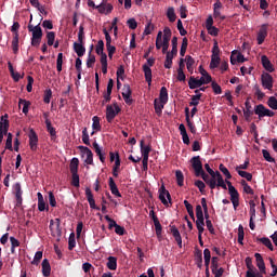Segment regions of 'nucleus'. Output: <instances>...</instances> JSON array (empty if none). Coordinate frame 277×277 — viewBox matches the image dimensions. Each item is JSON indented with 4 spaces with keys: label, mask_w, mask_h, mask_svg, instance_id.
<instances>
[{
    "label": "nucleus",
    "mask_w": 277,
    "mask_h": 277,
    "mask_svg": "<svg viewBox=\"0 0 277 277\" xmlns=\"http://www.w3.org/2000/svg\"><path fill=\"white\" fill-rule=\"evenodd\" d=\"M34 21V15H30V21L28 24V31L32 32L31 37V47H40V42H42V27H40V24L37 26H34L31 22Z\"/></svg>",
    "instance_id": "obj_1"
},
{
    "label": "nucleus",
    "mask_w": 277,
    "mask_h": 277,
    "mask_svg": "<svg viewBox=\"0 0 277 277\" xmlns=\"http://www.w3.org/2000/svg\"><path fill=\"white\" fill-rule=\"evenodd\" d=\"M122 111L120 106H118V103H114L113 105H107L106 106V120L107 122L111 123L114 122V118L118 116Z\"/></svg>",
    "instance_id": "obj_2"
},
{
    "label": "nucleus",
    "mask_w": 277,
    "mask_h": 277,
    "mask_svg": "<svg viewBox=\"0 0 277 277\" xmlns=\"http://www.w3.org/2000/svg\"><path fill=\"white\" fill-rule=\"evenodd\" d=\"M150 66H155V58H147V64L143 65L145 81L148 83V85H151L153 83V69H150Z\"/></svg>",
    "instance_id": "obj_3"
},
{
    "label": "nucleus",
    "mask_w": 277,
    "mask_h": 277,
    "mask_svg": "<svg viewBox=\"0 0 277 277\" xmlns=\"http://www.w3.org/2000/svg\"><path fill=\"white\" fill-rule=\"evenodd\" d=\"M205 168L208 174H210V176H216L217 187H222V189H228V187L226 186V183H224V177L222 176V173H220V171H213V169H211L209 163H206Z\"/></svg>",
    "instance_id": "obj_4"
},
{
    "label": "nucleus",
    "mask_w": 277,
    "mask_h": 277,
    "mask_svg": "<svg viewBox=\"0 0 277 277\" xmlns=\"http://www.w3.org/2000/svg\"><path fill=\"white\" fill-rule=\"evenodd\" d=\"M245 263L247 265V272H246V277H263L259 271H256V267L252 264V259L251 258H246Z\"/></svg>",
    "instance_id": "obj_5"
},
{
    "label": "nucleus",
    "mask_w": 277,
    "mask_h": 277,
    "mask_svg": "<svg viewBox=\"0 0 277 277\" xmlns=\"http://www.w3.org/2000/svg\"><path fill=\"white\" fill-rule=\"evenodd\" d=\"M199 176L207 183L210 187V189H215L217 187V175H211L207 174L205 172V169L199 173Z\"/></svg>",
    "instance_id": "obj_6"
},
{
    "label": "nucleus",
    "mask_w": 277,
    "mask_h": 277,
    "mask_svg": "<svg viewBox=\"0 0 277 277\" xmlns=\"http://www.w3.org/2000/svg\"><path fill=\"white\" fill-rule=\"evenodd\" d=\"M172 38V30L170 27H166L163 29V36H162V53H168V49H170V39Z\"/></svg>",
    "instance_id": "obj_7"
},
{
    "label": "nucleus",
    "mask_w": 277,
    "mask_h": 277,
    "mask_svg": "<svg viewBox=\"0 0 277 277\" xmlns=\"http://www.w3.org/2000/svg\"><path fill=\"white\" fill-rule=\"evenodd\" d=\"M78 148L82 157H85L84 163H87V166H92V163H94V154L92 153V150L83 145H80Z\"/></svg>",
    "instance_id": "obj_8"
},
{
    "label": "nucleus",
    "mask_w": 277,
    "mask_h": 277,
    "mask_svg": "<svg viewBox=\"0 0 277 277\" xmlns=\"http://www.w3.org/2000/svg\"><path fill=\"white\" fill-rule=\"evenodd\" d=\"M261 81L264 90H272L274 88V77L268 72L262 74Z\"/></svg>",
    "instance_id": "obj_9"
},
{
    "label": "nucleus",
    "mask_w": 277,
    "mask_h": 277,
    "mask_svg": "<svg viewBox=\"0 0 277 277\" xmlns=\"http://www.w3.org/2000/svg\"><path fill=\"white\" fill-rule=\"evenodd\" d=\"M159 200L164 207H168V200L169 202H172V196H170V192L166 189L164 185L159 188Z\"/></svg>",
    "instance_id": "obj_10"
},
{
    "label": "nucleus",
    "mask_w": 277,
    "mask_h": 277,
    "mask_svg": "<svg viewBox=\"0 0 277 277\" xmlns=\"http://www.w3.org/2000/svg\"><path fill=\"white\" fill-rule=\"evenodd\" d=\"M192 168L195 170V176H200V172H202V161L200 160V156H194L190 159Z\"/></svg>",
    "instance_id": "obj_11"
},
{
    "label": "nucleus",
    "mask_w": 277,
    "mask_h": 277,
    "mask_svg": "<svg viewBox=\"0 0 277 277\" xmlns=\"http://www.w3.org/2000/svg\"><path fill=\"white\" fill-rule=\"evenodd\" d=\"M269 27V24H263L259 31H258V37H256V41L258 44H263L265 42V38H267V29Z\"/></svg>",
    "instance_id": "obj_12"
},
{
    "label": "nucleus",
    "mask_w": 277,
    "mask_h": 277,
    "mask_svg": "<svg viewBox=\"0 0 277 277\" xmlns=\"http://www.w3.org/2000/svg\"><path fill=\"white\" fill-rule=\"evenodd\" d=\"M28 137L30 150H32V153H36V150H38V134L36 133V131H34V129L29 131Z\"/></svg>",
    "instance_id": "obj_13"
},
{
    "label": "nucleus",
    "mask_w": 277,
    "mask_h": 277,
    "mask_svg": "<svg viewBox=\"0 0 277 277\" xmlns=\"http://www.w3.org/2000/svg\"><path fill=\"white\" fill-rule=\"evenodd\" d=\"M13 189L15 192V200H16L15 207H22L23 206V188H21V183H16L13 186Z\"/></svg>",
    "instance_id": "obj_14"
},
{
    "label": "nucleus",
    "mask_w": 277,
    "mask_h": 277,
    "mask_svg": "<svg viewBox=\"0 0 277 277\" xmlns=\"http://www.w3.org/2000/svg\"><path fill=\"white\" fill-rule=\"evenodd\" d=\"M205 85V77H201L199 80L192 76L188 80V88L190 90H196L197 88H202Z\"/></svg>",
    "instance_id": "obj_15"
},
{
    "label": "nucleus",
    "mask_w": 277,
    "mask_h": 277,
    "mask_svg": "<svg viewBox=\"0 0 277 277\" xmlns=\"http://www.w3.org/2000/svg\"><path fill=\"white\" fill-rule=\"evenodd\" d=\"M85 196L90 208L95 209L96 211H101V208L96 206V200H94V195L92 194V189H90V187L85 188Z\"/></svg>",
    "instance_id": "obj_16"
},
{
    "label": "nucleus",
    "mask_w": 277,
    "mask_h": 277,
    "mask_svg": "<svg viewBox=\"0 0 277 277\" xmlns=\"http://www.w3.org/2000/svg\"><path fill=\"white\" fill-rule=\"evenodd\" d=\"M245 107L246 109H243V117L246 122H250L252 119V116H254V111H252V105H250V100H247L245 102Z\"/></svg>",
    "instance_id": "obj_17"
},
{
    "label": "nucleus",
    "mask_w": 277,
    "mask_h": 277,
    "mask_svg": "<svg viewBox=\"0 0 277 277\" xmlns=\"http://www.w3.org/2000/svg\"><path fill=\"white\" fill-rule=\"evenodd\" d=\"M220 10H222V2L220 0H217L213 4V16H214V18H220V21H226V16L222 15Z\"/></svg>",
    "instance_id": "obj_18"
},
{
    "label": "nucleus",
    "mask_w": 277,
    "mask_h": 277,
    "mask_svg": "<svg viewBox=\"0 0 277 277\" xmlns=\"http://www.w3.org/2000/svg\"><path fill=\"white\" fill-rule=\"evenodd\" d=\"M171 234L173 235L177 246L180 248H183V238L181 237V232H179V228L174 225H170Z\"/></svg>",
    "instance_id": "obj_19"
},
{
    "label": "nucleus",
    "mask_w": 277,
    "mask_h": 277,
    "mask_svg": "<svg viewBox=\"0 0 277 277\" xmlns=\"http://www.w3.org/2000/svg\"><path fill=\"white\" fill-rule=\"evenodd\" d=\"M254 256L256 260V267L260 269L259 274L263 276V274H266L265 261L263 260V255H261V253H255Z\"/></svg>",
    "instance_id": "obj_20"
},
{
    "label": "nucleus",
    "mask_w": 277,
    "mask_h": 277,
    "mask_svg": "<svg viewBox=\"0 0 277 277\" xmlns=\"http://www.w3.org/2000/svg\"><path fill=\"white\" fill-rule=\"evenodd\" d=\"M262 66L267 72H274L276 70L274 68V65L272 64V61L266 55H262L261 57Z\"/></svg>",
    "instance_id": "obj_21"
},
{
    "label": "nucleus",
    "mask_w": 277,
    "mask_h": 277,
    "mask_svg": "<svg viewBox=\"0 0 277 277\" xmlns=\"http://www.w3.org/2000/svg\"><path fill=\"white\" fill-rule=\"evenodd\" d=\"M108 185L113 196H116L117 198H122V194H120V190L118 189V185H116L114 177H109Z\"/></svg>",
    "instance_id": "obj_22"
},
{
    "label": "nucleus",
    "mask_w": 277,
    "mask_h": 277,
    "mask_svg": "<svg viewBox=\"0 0 277 277\" xmlns=\"http://www.w3.org/2000/svg\"><path fill=\"white\" fill-rule=\"evenodd\" d=\"M45 127H47V131L50 134L52 142H55V140H57V131L55 130L53 124H51V120H49V119L45 120Z\"/></svg>",
    "instance_id": "obj_23"
},
{
    "label": "nucleus",
    "mask_w": 277,
    "mask_h": 277,
    "mask_svg": "<svg viewBox=\"0 0 277 277\" xmlns=\"http://www.w3.org/2000/svg\"><path fill=\"white\" fill-rule=\"evenodd\" d=\"M10 129V120H4V122H0V144L3 142V135H8V131Z\"/></svg>",
    "instance_id": "obj_24"
},
{
    "label": "nucleus",
    "mask_w": 277,
    "mask_h": 277,
    "mask_svg": "<svg viewBox=\"0 0 277 277\" xmlns=\"http://www.w3.org/2000/svg\"><path fill=\"white\" fill-rule=\"evenodd\" d=\"M180 134L182 135V141L184 144L189 146V135L187 134V129L185 128V124L181 123L179 126Z\"/></svg>",
    "instance_id": "obj_25"
},
{
    "label": "nucleus",
    "mask_w": 277,
    "mask_h": 277,
    "mask_svg": "<svg viewBox=\"0 0 277 277\" xmlns=\"http://www.w3.org/2000/svg\"><path fill=\"white\" fill-rule=\"evenodd\" d=\"M74 51L78 57H83L85 55V47L81 42H74Z\"/></svg>",
    "instance_id": "obj_26"
},
{
    "label": "nucleus",
    "mask_w": 277,
    "mask_h": 277,
    "mask_svg": "<svg viewBox=\"0 0 277 277\" xmlns=\"http://www.w3.org/2000/svg\"><path fill=\"white\" fill-rule=\"evenodd\" d=\"M267 108L263 104H259L254 107V115L259 116V119L265 118Z\"/></svg>",
    "instance_id": "obj_27"
},
{
    "label": "nucleus",
    "mask_w": 277,
    "mask_h": 277,
    "mask_svg": "<svg viewBox=\"0 0 277 277\" xmlns=\"http://www.w3.org/2000/svg\"><path fill=\"white\" fill-rule=\"evenodd\" d=\"M106 267H108V269H110L111 272L118 269V258L108 256Z\"/></svg>",
    "instance_id": "obj_28"
},
{
    "label": "nucleus",
    "mask_w": 277,
    "mask_h": 277,
    "mask_svg": "<svg viewBox=\"0 0 277 277\" xmlns=\"http://www.w3.org/2000/svg\"><path fill=\"white\" fill-rule=\"evenodd\" d=\"M42 267V275L44 277L51 276V264L49 263L48 259H44L41 264Z\"/></svg>",
    "instance_id": "obj_29"
},
{
    "label": "nucleus",
    "mask_w": 277,
    "mask_h": 277,
    "mask_svg": "<svg viewBox=\"0 0 277 277\" xmlns=\"http://www.w3.org/2000/svg\"><path fill=\"white\" fill-rule=\"evenodd\" d=\"M93 148L95 154L97 155V157L100 158V161L102 163H105V153H103V149L101 148V146L98 145V143L94 142L93 143Z\"/></svg>",
    "instance_id": "obj_30"
},
{
    "label": "nucleus",
    "mask_w": 277,
    "mask_h": 277,
    "mask_svg": "<svg viewBox=\"0 0 277 277\" xmlns=\"http://www.w3.org/2000/svg\"><path fill=\"white\" fill-rule=\"evenodd\" d=\"M167 103L161 102L160 100L156 98L154 101V107L157 116H161L163 113V107L166 106Z\"/></svg>",
    "instance_id": "obj_31"
},
{
    "label": "nucleus",
    "mask_w": 277,
    "mask_h": 277,
    "mask_svg": "<svg viewBox=\"0 0 277 277\" xmlns=\"http://www.w3.org/2000/svg\"><path fill=\"white\" fill-rule=\"evenodd\" d=\"M166 55V61H164V68H172V60H174V57H176V54H172L170 52L167 51V53H164Z\"/></svg>",
    "instance_id": "obj_32"
},
{
    "label": "nucleus",
    "mask_w": 277,
    "mask_h": 277,
    "mask_svg": "<svg viewBox=\"0 0 277 277\" xmlns=\"http://www.w3.org/2000/svg\"><path fill=\"white\" fill-rule=\"evenodd\" d=\"M120 170V154L116 153L115 166L113 168V176L118 179V171Z\"/></svg>",
    "instance_id": "obj_33"
},
{
    "label": "nucleus",
    "mask_w": 277,
    "mask_h": 277,
    "mask_svg": "<svg viewBox=\"0 0 277 277\" xmlns=\"http://www.w3.org/2000/svg\"><path fill=\"white\" fill-rule=\"evenodd\" d=\"M194 64H196V61L190 55L186 56V68L190 75H194Z\"/></svg>",
    "instance_id": "obj_34"
},
{
    "label": "nucleus",
    "mask_w": 277,
    "mask_h": 277,
    "mask_svg": "<svg viewBox=\"0 0 277 277\" xmlns=\"http://www.w3.org/2000/svg\"><path fill=\"white\" fill-rule=\"evenodd\" d=\"M70 173H78L79 172V158H72L69 164Z\"/></svg>",
    "instance_id": "obj_35"
},
{
    "label": "nucleus",
    "mask_w": 277,
    "mask_h": 277,
    "mask_svg": "<svg viewBox=\"0 0 277 277\" xmlns=\"http://www.w3.org/2000/svg\"><path fill=\"white\" fill-rule=\"evenodd\" d=\"M37 198H38V210L44 211L47 209V202H44V197L42 196V193H38Z\"/></svg>",
    "instance_id": "obj_36"
},
{
    "label": "nucleus",
    "mask_w": 277,
    "mask_h": 277,
    "mask_svg": "<svg viewBox=\"0 0 277 277\" xmlns=\"http://www.w3.org/2000/svg\"><path fill=\"white\" fill-rule=\"evenodd\" d=\"M89 8H94L95 10H98L100 14H105V3H101L100 5H96L94 1L88 0Z\"/></svg>",
    "instance_id": "obj_37"
},
{
    "label": "nucleus",
    "mask_w": 277,
    "mask_h": 277,
    "mask_svg": "<svg viewBox=\"0 0 277 277\" xmlns=\"http://www.w3.org/2000/svg\"><path fill=\"white\" fill-rule=\"evenodd\" d=\"M196 222H205V212H202V206H196Z\"/></svg>",
    "instance_id": "obj_38"
},
{
    "label": "nucleus",
    "mask_w": 277,
    "mask_h": 277,
    "mask_svg": "<svg viewBox=\"0 0 277 277\" xmlns=\"http://www.w3.org/2000/svg\"><path fill=\"white\" fill-rule=\"evenodd\" d=\"M200 98H202V93L193 95L192 101L189 102V106L190 107H198V105H200Z\"/></svg>",
    "instance_id": "obj_39"
},
{
    "label": "nucleus",
    "mask_w": 277,
    "mask_h": 277,
    "mask_svg": "<svg viewBox=\"0 0 277 277\" xmlns=\"http://www.w3.org/2000/svg\"><path fill=\"white\" fill-rule=\"evenodd\" d=\"M195 262L199 269H202V251L197 250L195 252Z\"/></svg>",
    "instance_id": "obj_40"
},
{
    "label": "nucleus",
    "mask_w": 277,
    "mask_h": 277,
    "mask_svg": "<svg viewBox=\"0 0 277 277\" xmlns=\"http://www.w3.org/2000/svg\"><path fill=\"white\" fill-rule=\"evenodd\" d=\"M188 44H189V41L187 40L186 37H184L182 40V45H181V50H180L181 57H185V53H187Z\"/></svg>",
    "instance_id": "obj_41"
},
{
    "label": "nucleus",
    "mask_w": 277,
    "mask_h": 277,
    "mask_svg": "<svg viewBox=\"0 0 277 277\" xmlns=\"http://www.w3.org/2000/svg\"><path fill=\"white\" fill-rule=\"evenodd\" d=\"M175 179H176V183H177L179 187H183L184 181H185V176L183 175V171L177 170L175 172Z\"/></svg>",
    "instance_id": "obj_42"
},
{
    "label": "nucleus",
    "mask_w": 277,
    "mask_h": 277,
    "mask_svg": "<svg viewBox=\"0 0 277 277\" xmlns=\"http://www.w3.org/2000/svg\"><path fill=\"white\" fill-rule=\"evenodd\" d=\"M219 170H220V172H222L224 174V176L227 181H230V179H233L230 171H228V169L223 163H221L219 166Z\"/></svg>",
    "instance_id": "obj_43"
},
{
    "label": "nucleus",
    "mask_w": 277,
    "mask_h": 277,
    "mask_svg": "<svg viewBox=\"0 0 277 277\" xmlns=\"http://www.w3.org/2000/svg\"><path fill=\"white\" fill-rule=\"evenodd\" d=\"M159 101L161 103H168V89L166 87L160 89Z\"/></svg>",
    "instance_id": "obj_44"
},
{
    "label": "nucleus",
    "mask_w": 277,
    "mask_h": 277,
    "mask_svg": "<svg viewBox=\"0 0 277 277\" xmlns=\"http://www.w3.org/2000/svg\"><path fill=\"white\" fill-rule=\"evenodd\" d=\"M12 51L14 53V55L18 54V34H15L13 36V40H12Z\"/></svg>",
    "instance_id": "obj_45"
},
{
    "label": "nucleus",
    "mask_w": 277,
    "mask_h": 277,
    "mask_svg": "<svg viewBox=\"0 0 277 277\" xmlns=\"http://www.w3.org/2000/svg\"><path fill=\"white\" fill-rule=\"evenodd\" d=\"M230 201H232V205H233L235 211H237V208L239 207V193L232 194Z\"/></svg>",
    "instance_id": "obj_46"
},
{
    "label": "nucleus",
    "mask_w": 277,
    "mask_h": 277,
    "mask_svg": "<svg viewBox=\"0 0 277 277\" xmlns=\"http://www.w3.org/2000/svg\"><path fill=\"white\" fill-rule=\"evenodd\" d=\"M93 123H92V129L93 131H101L102 127H101V118L98 116H94L92 118Z\"/></svg>",
    "instance_id": "obj_47"
},
{
    "label": "nucleus",
    "mask_w": 277,
    "mask_h": 277,
    "mask_svg": "<svg viewBox=\"0 0 277 277\" xmlns=\"http://www.w3.org/2000/svg\"><path fill=\"white\" fill-rule=\"evenodd\" d=\"M141 153L143 155V159H148V155H150V147H144V141H141Z\"/></svg>",
    "instance_id": "obj_48"
},
{
    "label": "nucleus",
    "mask_w": 277,
    "mask_h": 277,
    "mask_svg": "<svg viewBox=\"0 0 277 277\" xmlns=\"http://www.w3.org/2000/svg\"><path fill=\"white\" fill-rule=\"evenodd\" d=\"M154 226H155L157 237H161V233L163 230V227L161 226V223L159 222V219H154Z\"/></svg>",
    "instance_id": "obj_49"
},
{
    "label": "nucleus",
    "mask_w": 277,
    "mask_h": 277,
    "mask_svg": "<svg viewBox=\"0 0 277 277\" xmlns=\"http://www.w3.org/2000/svg\"><path fill=\"white\" fill-rule=\"evenodd\" d=\"M105 42L103 40H100L96 44V48H95V53L97 55H103L105 54Z\"/></svg>",
    "instance_id": "obj_50"
},
{
    "label": "nucleus",
    "mask_w": 277,
    "mask_h": 277,
    "mask_svg": "<svg viewBox=\"0 0 277 277\" xmlns=\"http://www.w3.org/2000/svg\"><path fill=\"white\" fill-rule=\"evenodd\" d=\"M167 17L169 18L170 23H174V21H176V13L174 12V6H171L167 10Z\"/></svg>",
    "instance_id": "obj_51"
},
{
    "label": "nucleus",
    "mask_w": 277,
    "mask_h": 277,
    "mask_svg": "<svg viewBox=\"0 0 277 277\" xmlns=\"http://www.w3.org/2000/svg\"><path fill=\"white\" fill-rule=\"evenodd\" d=\"M95 63H96V56L92 54V52H89V56L87 58V68H92Z\"/></svg>",
    "instance_id": "obj_52"
},
{
    "label": "nucleus",
    "mask_w": 277,
    "mask_h": 277,
    "mask_svg": "<svg viewBox=\"0 0 277 277\" xmlns=\"http://www.w3.org/2000/svg\"><path fill=\"white\" fill-rule=\"evenodd\" d=\"M48 47H53L55 44V32L48 31L47 32Z\"/></svg>",
    "instance_id": "obj_53"
},
{
    "label": "nucleus",
    "mask_w": 277,
    "mask_h": 277,
    "mask_svg": "<svg viewBox=\"0 0 277 277\" xmlns=\"http://www.w3.org/2000/svg\"><path fill=\"white\" fill-rule=\"evenodd\" d=\"M76 246H77V240L75 239V233H71L68 239V250H75Z\"/></svg>",
    "instance_id": "obj_54"
},
{
    "label": "nucleus",
    "mask_w": 277,
    "mask_h": 277,
    "mask_svg": "<svg viewBox=\"0 0 277 277\" xmlns=\"http://www.w3.org/2000/svg\"><path fill=\"white\" fill-rule=\"evenodd\" d=\"M19 105H23V114H29V105H31L29 101L21 98Z\"/></svg>",
    "instance_id": "obj_55"
},
{
    "label": "nucleus",
    "mask_w": 277,
    "mask_h": 277,
    "mask_svg": "<svg viewBox=\"0 0 277 277\" xmlns=\"http://www.w3.org/2000/svg\"><path fill=\"white\" fill-rule=\"evenodd\" d=\"M258 241H261V243L268 248V250L274 251V245H272V240H269V238H260Z\"/></svg>",
    "instance_id": "obj_56"
},
{
    "label": "nucleus",
    "mask_w": 277,
    "mask_h": 277,
    "mask_svg": "<svg viewBox=\"0 0 277 277\" xmlns=\"http://www.w3.org/2000/svg\"><path fill=\"white\" fill-rule=\"evenodd\" d=\"M243 237H246V233L243 232V225L238 226V243L243 246Z\"/></svg>",
    "instance_id": "obj_57"
},
{
    "label": "nucleus",
    "mask_w": 277,
    "mask_h": 277,
    "mask_svg": "<svg viewBox=\"0 0 277 277\" xmlns=\"http://www.w3.org/2000/svg\"><path fill=\"white\" fill-rule=\"evenodd\" d=\"M53 96V91L51 89H47L44 91V95H43V102L49 105V103H51V98Z\"/></svg>",
    "instance_id": "obj_58"
},
{
    "label": "nucleus",
    "mask_w": 277,
    "mask_h": 277,
    "mask_svg": "<svg viewBox=\"0 0 277 277\" xmlns=\"http://www.w3.org/2000/svg\"><path fill=\"white\" fill-rule=\"evenodd\" d=\"M82 142L85 146H90V134H88V128H83L82 130Z\"/></svg>",
    "instance_id": "obj_59"
},
{
    "label": "nucleus",
    "mask_w": 277,
    "mask_h": 277,
    "mask_svg": "<svg viewBox=\"0 0 277 277\" xmlns=\"http://www.w3.org/2000/svg\"><path fill=\"white\" fill-rule=\"evenodd\" d=\"M122 90H123L122 91L123 98L131 96L133 94V91L131 90V85L129 84H124Z\"/></svg>",
    "instance_id": "obj_60"
},
{
    "label": "nucleus",
    "mask_w": 277,
    "mask_h": 277,
    "mask_svg": "<svg viewBox=\"0 0 277 277\" xmlns=\"http://www.w3.org/2000/svg\"><path fill=\"white\" fill-rule=\"evenodd\" d=\"M220 56H211L210 68H217L220 66Z\"/></svg>",
    "instance_id": "obj_61"
},
{
    "label": "nucleus",
    "mask_w": 277,
    "mask_h": 277,
    "mask_svg": "<svg viewBox=\"0 0 277 277\" xmlns=\"http://www.w3.org/2000/svg\"><path fill=\"white\" fill-rule=\"evenodd\" d=\"M267 105L271 109H277V98L275 96H271L267 101Z\"/></svg>",
    "instance_id": "obj_62"
},
{
    "label": "nucleus",
    "mask_w": 277,
    "mask_h": 277,
    "mask_svg": "<svg viewBox=\"0 0 277 277\" xmlns=\"http://www.w3.org/2000/svg\"><path fill=\"white\" fill-rule=\"evenodd\" d=\"M237 173L239 174V176H241V179H246L247 181H252V173H248L242 170H238Z\"/></svg>",
    "instance_id": "obj_63"
},
{
    "label": "nucleus",
    "mask_w": 277,
    "mask_h": 277,
    "mask_svg": "<svg viewBox=\"0 0 277 277\" xmlns=\"http://www.w3.org/2000/svg\"><path fill=\"white\" fill-rule=\"evenodd\" d=\"M71 185L74 187H79V172L78 173H71Z\"/></svg>",
    "instance_id": "obj_64"
}]
</instances>
